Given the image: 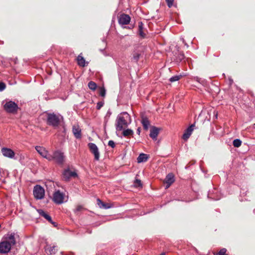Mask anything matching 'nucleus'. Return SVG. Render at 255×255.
<instances>
[{
  "label": "nucleus",
  "instance_id": "1",
  "mask_svg": "<svg viewBox=\"0 0 255 255\" xmlns=\"http://www.w3.org/2000/svg\"><path fill=\"white\" fill-rule=\"evenodd\" d=\"M14 233L5 235L0 242V253L5 254L8 253L12 246L16 244Z\"/></svg>",
  "mask_w": 255,
  "mask_h": 255
},
{
  "label": "nucleus",
  "instance_id": "2",
  "mask_svg": "<svg viewBox=\"0 0 255 255\" xmlns=\"http://www.w3.org/2000/svg\"><path fill=\"white\" fill-rule=\"evenodd\" d=\"M130 123V117L127 112L119 115L116 120V128L117 130H122L124 127H127Z\"/></svg>",
  "mask_w": 255,
  "mask_h": 255
},
{
  "label": "nucleus",
  "instance_id": "3",
  "mask_svg": "<svg viewBox=\"0 0 255 255\" xmlns=\"http://www.w3.org/2000/svg\"><path fill=\"white\" fill-rule=\"evenodd\" d=\"M61 120H63V117L60 115H56L53 113L47 114V124L54 128L59 126Z\"/></svg>",
  "mask_w": 255,
  "mask_h": 255
},
{
  "label": "nucleus",
  "instance_id": "4",
  "mask_svg": "<svg viewBox=\"0 0 255 255\" xmlns=\"http://www.w3.org/2000/svg\"><path fill=\"white\" fill-rule=\"evenodd\" d=\"M51 159H48V161L55 160L56 162L59 164H62L64 162L65 156L64 153L60 150H57L53 152V154H50Z\"/></svg>",
  "mask_w": 255,
  "mask_h": 255
},
{
  "label": "nucleus",
  "instance_id": "5",
  "mask_svg": "<svg viewBox=\"0 0 255 255\" xmlns=\"http://www.w3.org/2000/svg\"><path fill=\"white\" fill-rule=\"evenodd\" d=\"M65 195L59 190H56L53 194V201L57 204H61L64 203Z\"/></svg>",
  "mask_w": 255,
  "mask_h": 255
},
{
  "label": "nucleus",
  "instance_id": "6",
  "mask_svg": "<svg viewBox=\"0 0 255 255\" xmlns=\"http://www.w3.org/2000/svg\"><path fill=\"white\" fill-rule=\"evenodd\" d=\"M3 108L7 113H14L17 111L18 106L14 102L9 101L5 103Z\"/></svg>",
  "mask_w": 255,
  "mask_h": 255
},
{
  "label": "nucleus",
  "instance_id": "7",
  "mask_svg": "<svg viewBox=\"0 0 255 255\" xmlns=\"http://www.w3.org/2000/svg\"><path fill=\"white\" fill-rule=\"evenodd\" d=\"M33 195L36 199H43L45 195L44 188L40 185H36L34 187Z\"/></svg>",
  "mask_w": 255,
  "mask_h": 255
},
{
  "label": "nucleus",
  "instance_id": "8",
  "mask_svg": "<svg viewBox=\"0 0 255 255\" xmlns=\"http://www.w3.org/2000/svg\"><path fill=\"white\" fill-rule=\"evenodd\" d=\"M35 150L37 152L43 157L48 159H51L50 154L48 153V151L43 146H36L35 147Z\"/></svg>",
  "mask_w": 255,
  "mask_h": 255
},
{
  "label": "nucleus",
  "instance_id": "9",
  "mask_svg": "<svg viewBox=\"0 0 255 255\" xmlns=\"http://www.w3.org/2000/svg\"><path fill=\"white\" fill-rule=\"evenodd\" d=\"M88 147L91 152L94 154V158L96 160H99L100 158V153L97 146L94 143H89Z\"/></svg>",
  "mask_w": 255,
  "mask_h": 255
},
{
  "label": "nucleus",
  "instance_id": "10",
  "mask_svg": "<svg viewBox=\"0 0 255 255\" xmlns=\"http://www.w3.org/2000/svg\"><path fill=\"white\" fill-rule=\"evenodd\" d=\"M77 176V174L75 171L70 170L69 168L65 169L63 172V178L65 181L69 180L71 177Z\"/></svg>",
  "mask_w": 255,
  "mask_h": 255
},
{
  "label": "nucleus",
  "instance_id": "11",
  "mask_svg": "<svg viewBox=\"0 0 255 255\" xmlns=\"http://www.w3.org/2000/svg\"><path fill=\"white\" fill-rule=\"evenodd\" d=\"M1 151L4 156L11 159L14 158L15 153L11 149L7 147H2L1 149Z\"/></svg>",
  "mask_w": 255,
  "mask_h": 255
},
{
  "label": "nucleus",
  "instance_id": "12",
  "mask_svg": "<svg viewBox=\"0 0 255 255\" xmlns=\"http://www.w3.org/2000/svg\"><path fill=\"white\" fill-rule=\"evenodd\" d=\"M130 21V17L127 14L123 13L120 15L118 22L121 25L128 24Z\"/></svg>",
  "mask_w": 255,
  "mask_h": 255
},
{
  "label": "nucleus",
  "instance_id": "13",
  "mask_svg": "<svg viewBox=\"0 0 255 255\" xmlns=\"http://www.w3.org/2000/svg\"><path fill=\"white\" fill-rule=\"evenodd\" d=\"M195 126V124H192L184 131L182 135V138L184 140H187L189 138L194 129Z\"/></svg>",
  "mask_w": 255,
  "mask_h": 255
},
{
  "label": "nucleus",
  "instance_id": "14",
  "mask_svg": "<svg viewBox=\"0 0 255 255\" xmlns=\"http://www.w3.org/2000/svg\"><path fill=\"white\" fill-rule=\"evenodd\" d=\"M174 181V176L172 173L167 174L164 180V182L166 184V189L169 188Z\"/></svg>",
  "mask_w": 255,
  "mask_h": 255
},
{
  "label": "nucleus",
  "instance_id": "15",
  "mask_svg": "<svg viewBox=\"0 0 255 255\" xmlns=\"http://www.w3.org/2000/svg\"><path fill=\"white\" fill-rule=\"evenodd\" d=\"M159 132V128L155 127H152L150 130L149 136L153 140H155L157 139Z\"/></svg>",
  "mask_w": 255,
  "mask_h": 255
},
{
  "label": "nucleus",
  "instance_id": "16",
  "mask_svg": "<svg viewBox=\"0 0 255 255\" xmlns=\"http://www.w3.org/2000/svg\"><path fill=\"white\" fill-rule=\"evenodd\" d=\"M72 132L76 138L79 139L81 138V130L78 126H73Z\"/></svg>",
  "mask_w": 255,
  "mask_h": 255
},
{
  "label": "nucleus",
  "instance_id": "17",
  "mask_svg": "<svg viewBox=\"0 0 255 255\" xmlns=\"http://www.w3.org/2000/svg\"><path fill=\"white\" fill-rule=\"evenodd\" d=\"M97 201V204L101 208L107 209H109L112 207V206L111 204L105 203L99 199H98Z\"/></svg>",
  "mask_w": 255,
  "mask_h": 255
},
{
  "label": "nucleus",
  "instance_id": "18",
  "mask_svg": "<svg viewBox=\"0 0 255 255\" xmlns=\"http://www.w3.org/2000/svg\"><path fill=\"white\" fill-rule=\"evenodd\" d=\"M141 123L143 126L144 129L148 130L150 126V122L148 119L145 117H142Z\"/></svg>",
  "mask_w": 255,
  "mask_h": 255
},
{
  "label": "nucleus",
  "instance_id": "19",
  "mask_svg": "<svg viewBox=\"0 0 255 255\" xmlns=\"http://www.w3.org/2000/svg\"><path fill=\"white\" fill-rule=\"evenodd\" d=\"M148 156L147 154L144 153H140L137 158V162L141 163L147 161Z\"/></svg>",
  "mask_w": 255,
  "mask_h": 255
},
{
  "label": "nucleus",
  "instance_id": "20",
  "mask_svg": "<svg viewBox=\"0 0 255 255\" xmlns=\"http://www.w3.org/2000/svg\"><path fill=\"white\" fill-rule=\"evenodd\" d=\"M77 62L79 66L84 67L85 66V60L83 56L79 55L77 57Z\"/></svg>",
  "mask_w": 255,
  "mask_h": 255
},
{
  "label": "nucleus",
  "instance_id": "21",
  "mask_svg": "<svg viewBox=\"0 0 255 255\" xmlns=\"http://www.w3.org/2000/svg\"><path fill=\"white\" fill-rule=\"evenodd\" d=\"M143 23L141 21H140L138 22L139 35L142 37H144L145 34L143 31Z\"/></svg>",
  "mask_w": 255,
  "mask_h": 255
},
{
  "label": "nucleus",
  "instance_id": "22",
  "mask_svg": "<svg viewBox=\"0 0 255 255\" xmlns=\"http://www.w3.org/2000/svg\"><path fill=\"white\" fill-rule=\"evenodd\" d=\"M133 134V131L131 129H127L125 130H124L123 132V135L124 136L126 137L128 136L129 135H132Z\"/></svg>",
  "mask_w": 255,
  "mask_h": 255
},
{
  "label": "nucleus",
  "instance_id": "23",
  "mask_svg": "<svg viewBox=\"0 0 255 255\" xmlns=\"http://www.w3.org/2000/svg\"><path fill=\"white\" fill-rule=\"evenodd\" d=\"M46 251L47 253H48L50 255L54 254L56 252V247L55 246L48 247L46 249Z\"/></svg>",
  "mask_w": 255,
  "mask_h": 255
},
{
  "label": "nucleus",
  "instance_id": "24",
  "mask_svg": "<svg viewBox=\"0 0 255 255\" xmlns=\"http://www.w3.org/2000/svg\"><path fill=\"white\" fill-rule=\"evenodd\" d=\"M37 211L39 213L40 216L44 217L45 219H46L49 216L47 213H46L42 209H38L37 210Z\"/></svg>",
  "mask_w": 255,
  "mask_h": 255
},
{
  "label": "nucleus",
  "instance_id": "25",
  "mask_svg": "<svg viewBox=\"0 0 255 255\" xmlns=\"http://www.w3.org/2000/svg\"><path fill=\"white\" fill-rule=\"evenodd\" d=\"M88 87L92 90H95L97 87V84L93 81H90L88 83Z\"/></svg>",
  "mask_w": 255,
  "mask_h": 255
},
{
  "label": "nucleus",
  "instance_id": "26",
  "mask_svg": "<svg viewBox=\"0 0 255 255\" xmlns=\"http://www.w3.org/2000/svg\"><path fill=\"white\" fill-rule=\"evenodd\" d=\"M234 147H239L242 144V141L240 139H235L233 142Z\"/></svg>",
  "mask_w": 255,
  "mask_h": 255
},
{
  "label": "nucleus",
  "instance_id": "27",
  "mask_svg": "<svg viewBox=\"0 0 255 255\" xmlns=\"http://www.w3.org/2000/svg\"><path fill=\"white\" fill-rule=\"evenodd\" d=\"M181 77H182L181 75H175V76H172V77H171L169 79V81L171 82H173L177 81H178L181 78Z\"/></svg>",
  "mask_w": 255,
  "mask_h": 255
},
{
  "label": "nucleus",
  "instance_id": "28",
  "mask_svg": "<svg viewBox=\"0 0 255 255\" xmlns=\"http://www.w3.org/2000/svg\"><path fill=\"white\" fill-rule=\"evenodd\" d=\"M227 250L225 248H222L220 250V251L215 254L214 255H228L226 254Z\"/></svg>",
  "mask_w": 255,
  "mask_h": 255
},
{
  "label": "nucleus",
  "instance_id": "29",
  "mask_svg": "<svg viewBox=\"0 0 255 255\" xmlns=\"http://www.w3.org/2000/svg\"><path fill=\"white\" fill-rule=\"evenodd\" d=\"M140 56V54H139L138 53H134L133 55V57H132V60L134 62H137L139 59Z\"/></svg>",
  "mask_w": 255,
  "mask_h": 255
},
{
  "label": "nucleus",
  "instance_id": "30",
  "mask_svg": "<svg viewBox=\"0 0 255 255\" xmlns=\"http://www.w3.org/2000/svg\"><path fill=\"white\" fill-rule=\"evenodd\" d=\"M134 186L137 187H142V184L140 180L138 179H135L134 182Z\"/></svg>",
  "mask_w": 255,
  "mask_h": 255
},
{
  "label": "nucleus",
  "instance_id": "31",
  "mask_svg": "<svg viewBox=\"0 0 255 255\" xmlns=\"http://www.w3.org/2000/svg\"><path fill=\"white\" fill-rule=\"evenodd\" d=\"M184 58V55L183 54V53H180L178 55V57L177 58V61H182L183 59Z\"/></svg>",
  "mask_w": 255,
  "mask_h": 255
},
{
  "label": "nucleus",
  "instance_id": "32",
  "mask_svg": "<svg viewBox=\"0 0 255 255\" xmlns=\"http://www.w3.org/2000/svg\"><path fill=\"white\" fill-rule=\"evenodd\" d=\"M166 2H167V4L168 6L170 8L172 6L173 4V2L174 0H165Z\"/></svg>",
  "mask_w": 255,
  "mask_h": 255
},
{
  "label": "nucleus",
  "instance_id": "33",
  "mask_svg": "<svg viewBox=\"0 0 255 255\" xmlns=\"http://www.w3.org/2000/svg\"><path fill=\"white\" fill-rule=\"evenodd\" d=\"M104 102L103 101L99 102L97 105V109L100 110L104 106Z\"/></svg>",
  "mask_w": 255,
  "mask_h": 255
},
{
  "label": "nucleus",
  "instance_id": "34",
  "mask_svg": "<svg viewBox=\"0 0 255 255\" xmlns=\"http://www.w3.org/2000/svg\"><path fill=\"white\" fill-rule=\"evenodd\" d=\"M100 95L103 97L106 95V90L104 88H101L100 91Z\"/></svg>",
  "mask_w": 255,
  "mask_h": 255
},
{
  "label": "nucleus",
  "instance_id": "35",
  "mask_svg": "<svg viewBox=\"0 0 255 255\" xmlns=\"http://www.w3.org/2000/svg\"><path fill=\"white\" fill-rule=\"evenodd\" d=\"M5 88V84L3 82H0V91H2Z\"/></svg>",
  "mask_w": 255,
  "mask_h": 255
},
{
  "label": "nucleus",
  "instance_id": "36",
  "mask_svg": "<svg viewBox=\"0 0 255 255\" xmlns=\"http://www.w3.org/2000/svg\"><path fill=\"white\" fill-rule=\"evenodd\" d=\"M108 145L111 146L112 148L115 147V142L113 140H109L108 142Z\"/></svg>",
  "mask_w": 255,
  "mask_h": 255
},
{
  "label": "nucleus",
  "instance_id": "37",
  "mask_svg": "<svg viewBox=\"0 0 255 255\" xmlns=\"http://www.w3.org/2000/svg\"><path fill=\"white\" fill-rule=\"evenodd\" d=\"M82 208V207L81 206H78L76 209V211H80Z\"/></svg>",
  "mask_w": 255,
  "mask_h": 255
},
{
  "label": "nucleus",
  "instance_id": "38",
  "mask_svg": "<svg viewBox=\"0 0 255 255\" xmlns=\"http://www.w3.org/2000/svg\"><path fill=\"white\" fill-rule=\"evenodd\" d=\"M46 220L50 223L52 222V220L51 217L50 216V215L48 216V217L46 219Z\"/></svg>",
  "mask_w": 255,
  "mask_h": 255
},
{
  "label": "nucleus",
  "instance_id": "39",
  "mask_svg": "<svg viewBox=\"0 0 255 255\" xmlns=\"http://www.w3.org/2000/svg\"><path fill=\"white\" fill-rule=\"evenodd\" d=\"M214 115H215V118H216V119H217V116H218L217 112V111H214Z\"/></svg>",
  "mask_w": 255,
  "mask_h": 255
},
{
  "label": "nucleus",
  "instance_id": "40",
  "mask_svg": "<svg viewBox=\"0 0 255 255\" xmlns=\"http://www.w3.org/2000/svg\"><path fill=\"white\" fill-rule=\"evenodd\" d=\"M51 224H52L54 227H56L57 226V224L56 222H53V221H52V222L50 223Z\"/></svg>",
  "mask_w": 255,
  "mask_h": 255
},
{
  "label": "nucleus",
  "instance_id": "41",
  "mask_svg": "<svg viewBox=\"0 0 255 255\" xmlns=\"http://www.w3.org/2000/svg\"><path fill=\"white\" fill-rule=\"evenodd\" d=\"M136 132L138 134H140V128H138L137 129V131H136Z\"/></svg>",
  "mask_w": 255,
  "mask_h": 255
},
{
  "label": "nucleus",
  "instance_id": "42",
  "mask_svg": "<svg viewBox=\"0 0 255 255\" xmlns=\"http://www.w3.org/2000/svg\"><path fill=\"white\" fill-rule=\"evenodd\" d=\"M230 85H232L233 83V80L231 78H229Z\"/></svg>",
  "mask_w": 255,
  "mask_h": 255
},
{
  "label": "nucleus",
  "instance_id": "43",
  "mask_svg": "<svg viewBox=\"0 0 255 255\" xmlns=\"http://www.w3.org/2000/svg\"><path fill=\"white\" fill-rule=\"evenodd\" d=\"M160 255H165V253H162Z\"/></svg>",
  "mask_w": 255,
  "mask_h": 255
}]
</instances>
